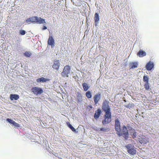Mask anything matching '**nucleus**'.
Instances as JSON below:
<instances>
[{"label": "nucleus", "mask_w": 159, "mask_h": 159, "mask_svg": "<svg viewBox=\"0 0 159 159\" xmlns=\"http://www.w3.org/2000/svg\"><path fill=\"white\" fill-rule=\"evenodd\" d=\"M146 55V52L142 50H140L137 53V55L139 57H143Z\"/></svg>", "instance_id": "17"}, {"label": "nucleus", "mask_w": 159, "mask_h": 159, "mask_svg": "<svg viewBox=\"0 0 159 159\" xmlns=\"http://www.w3.org/2000/svg\"><path fill=\"white\" fill-rule=\"evenodd\" d=\"M13 126H14L15 127L17 128L20 127V125L19 124L16 123V122H15V121L14 124H13Z\"/></svg>", "instance_id": "30"}, {"label": "nucleus", "mask_w": 159, "mask_h": 159, "mask_svg": "<svg viewBox=\"0 0 159 159\" xmlns=\"http://www.w3.org/2000/svg\"><path fill=\"white\" fill-rule=\"evenodd\" d=\"M144 86L145 89L147 90H149L150 89L149 83H145Z\"/></svg>", "instance_id": "28"}, {"label": "nucleus", "mask_w": 159, "mask_h": 159, "mask_svg": "<svg viewBox=\"0 0 159 159\" xmlns=\"http://www.w3.org/2000/svg\"><path fill=\"white\" fill-rule=\"evenodd\" d=\"M70 66L68 65H66L64 67L63 71L61 72V75L63 77H68L69 76L68 75L70 73Z\"/></svg>", "instance_id": "5"}, {"label": "nucleus", "mask_w": 159, "mask_h": 159, "mask_svg": "<svg viewBox=\"0 0 159 159\" xmlns=\"http://www.w3.org/2000/svg\"><path fill=\"white\" fill-rule=\"evenodd\" d=\"M25 22L29 24L30 23L41 24L45 23L44 19L37 16H32L29 17L25 20Z\"/></svg>", "instance_id": "2"}, {"label": "nucleus", "mask_w": 159, "mask_h": 159, "mask_svg": "<svg viewBox=\"0 0 159 159\" xmlns=\"http://www.w3.org/2000/svg\"><path fill=\"white\" fill-rule=\"evenodd\" d=\"M125 106L126 108L130 109L131 108H133L134 106V105L133 103H129L128 104H125Z\"/></svg>", "instance_id": "22"}, {"label": "nucleus", "mask_w": 159, "mask_h": 159, "mask_svg": "<svg viewBox=\"0 0 159 159\" xmlns=\"http://www.w3.org/2000/svg\"><path fill=\"white\" fill-rule=\"evenodd\" d=\"M154 66L153 62L150 61L146 64V68L148 71H150L154 67Z\"/></svg>", "instance_id": "12"}, {"label": "nucleus", "mask_w": 159, "mask_h": 159, "mask_svg": "<svg viewBox=\"0 0 159 159\" xmlns=\"http://www.w3.org/2000/svg\"><path fill=\"white\" fill-rule=\"evenodd\" d=\"M125 147L127 148V152L129 154L134 155L136 154V148L134 145L131 144H128L125 146Z\"/></svg>", "instance_id": "3"}, {"label": "nucleus", "mask_w": 159, "mask_h": 159, "mask_svg": "<svg viewBox=\"0 0 159 159\" xmlns=\"http://www.w3.org/2000/svg\"><path fill=\"white\" fill-rule=\"evenodd\" d=\"M49 80L48 79H47L43 77L39 78L36 80V81L38 83H40L41 82H45L47 81H48Z\"/></svg>", "instance_id": "18"}, {"label": "nucleus", "mask_w": 159, "mask_h": 159, "mask_svg": "<svg viewBox=\"0 0 159 159\" xmlns=\"http://www.w3.org/2000/svg\"><path fill=\"white\" fill-rule=\"evenodd\" d=\"M57 154L56 153V154H55L54 155H55L56 156H57Z\"/></svg>", "instance_id": "35"}, {"label": "nucleus", "mask_w": 159, "mask_h": 159, "mask_svg": "<svg viewBox=\"0 0 159 159\" xmlns=\"http://www.w3.org/2000/svg\"><path fill=\"white\" fill-rule=\"evenodd\" d=\"M82 86L84 89V90L85 91H86L88 90L90 88V86L89 85H88L86 83H83L82 84Z\"/></svg>", "instance_id": "20"}, {"label": "nucleus", "mask_w": 159, "mask_h": 159, "mask_svg": "<svg viewBox=\"0 0 159 159\" xmlns=\"http://www.w3.org/2000/svg\"><path fill=\"white\" fill-rule=\"evenodd\" d=\"M126 131H128L127 128L126 126L123 125L122 127L121 130L120 131V133H124L125 132H126Z\"/></svg>", "instance_id": "23"}, {"label": "nucleus", "mask_w": 159, "mask_h": 159, "mask_svg": "<svg viewBox=\"0 0 159 159\" xmlns=\"http://www.w3.org/2000/svg\"><path fill=\"white\" fill-rule=\"evenodd\" d=\"M139 142L142 145H144L149 142V138L145 137H142Z\"/></svg>", "instance_id": "11"}, {"label": "nucleus", "mask_w": 159, "mask_h": 159, "mask_svg": "<svg viewBox=\"0 0 159 159\" xmlns=\"http://www.w3.org/2000/svg\"><path fill=\"white\" fill-rule=\"evenodd\" d=\"M6 121L10 123L11 125H12V126H13V124H14L15 122V121L9 118H7L6 119Z\"/></svg>", "instance_id": "25"}, {"label": "nucleus", "mask_w": 159, "mask_h": 159, "mask_svg": "<svg viewBox=\"0 0 159 159\" xmlns=\"http://www.w3.org/2000/svg\"><path fill=\"white\" fill-rule=\"evenodd\" d=\"M94 20L95 26L97 27L100 21V17L99 13H95L94 17Z\"/></svg>", "instance_id": "8"}, {"label": "nucleus", "mask_w": 159, "mask_h": 159, "mask_svg": "<svg viewBox=\"0 0 159 159\" xmlns=\"http://www.w3.org/2000/svg\"><path fill=\"white\" fill-rule=\"evenodd\" d=\"M102 108L105 113L103 116L104 119L102 120V123L105 125L109 123L111 120V108L107 102L105 101L102 103Z\"/></svg>", "instance_id": "1"}, {"label": "nucleus", "mask_w": 159, "mask_h": 159, "mask_svg": "<svg viewBox=\"0 0 159 159\" xmlns=\"http://www.w3.org/2000/svg\"><path fill=\"white\" fill-rule=\"evenodd\" d=\"M89 107H90V109H92L93 108V107L92 106H90Z\"/></svg>", "instance_id": "34"}, {"label": "nucleus", "mask_w": 159, "mask_h": 159, "mask_svg": "<svg viewBox=\"0 0 159 159\" xmlns=\"http://www.w3.org/2000/svg\"><path fill=\"white\" fill-rule=\"evenodd\" d=\"M85 95L86 97L88 98H92V95L91 93V92L90 91H87L85 93Z\"/></svg>", "instance_id": "24"}, {"label": "nucleus", "mask_w": 159, "mask_h": 159, "mask_svg": "<svg viewBox=\"0 0 159 159\" xmlns=\"http://www.w3.org/2000/svg\"><path fill=\"white\" fill-rule=\"evenodd\" d=\"M60 66V61L59 60H57L54 61L53 65L52 66V67L57 70H58Z\"/></svg>", "instance_id": "13"}, {"label": "nucleus", "mask_w": 159, "mask_h": 159, "mask_svg": "<svg viewBox=\"0 0 159 159\" xmlns=\"http://www.w3.org/2000/svg\"><path fill=\"white\" fill-rule=\"evenodd\" d=\"M149 76L147 75H144L143 76V80L145 83H149Z\"/></svg>", "instance_id": "21"}, {"label": "nucleus", "mask_w": 159, "mask_h": 159, "mask_svg": "<svg viewBox=\"0 0 159 159\" xmlns=\"http://www.w3.org/2000/svg\"><path fill=\"white\" fill-rule=\"evenodd\" d=\"M137 135V133L135 131V130L134 129V132L133 134H131V136L133 139L136 138Z\"/></svg>", "instance_id": "29"}, {"label": "nucleus", "mask_w": 159, "mask_h": 159, "mask_svg": "<svg viewBox=\"0 0 159 159\" xmlns=\"http://www.w3.org/2000/svg\"><path fill=\"white\" fill-rule=\"evenodd\" d=\"M20 34L21 35H24L26 33V32L24 30H21L19 32Z\"/></svg>", "instance_id": "31"}, {"label": "nucleus", "mask_w": 159, "mask_h": 159, "mask_svg": "<svg viewBox=\"0 0 159 159\" xmlns=\"http://www.w3.org/2000/svg\"><path fill=\"white\" fill-rule=\"evenodd\" d=\"M117 135L119 137H120L121 136H122L124 138L125 141L128 139V138L129 137V131H126V132H125L124 133H120V131L117 134Z\"/></svg>", "instance_id": "9"}, {"label": "nucleus", "mask_w": 159, "mask_h": 159, "mask_svg": "<svg viewBox=\"0 0 159 159\" xmlns=\"http://www.w3.org/2000/svg\"><path fill=\"white\" fill-rule=\"evenodd\" d=\"M77 99L78 101L79 102H81L82 101V96L79 93L77 96Z\"/></svg>", "instance_id": "27"}, {"label": "nucleus", "mask_w": 159, "mask_h": 159, "mask_svg": "<svg viewBox=\"0 0 159 159\" xmlns=\"http://www.w3.org/2000/svg\"><path fill=\"white\" fill-rule=\"evenodd\" d=\"M115 128L117 134L121 130L120 121L118 118L116 119L115 121Z\"/></svg>", "instance_id": "6"}, {"label": "nucleus", "mask_w": 159, "mask_h": 159, "mask_svg": "<svg viewBox=\"0 0 159 159\" xmlns=\"http://www.w3.org/2000/svg\"><path fill=\"white\" fill-rule=\"evenodd\" d=\"M31 55V53L30 52H26L24 53V55L26 57H30Z\"/></svg>", "instance_id": "26"}, {"label": "nucleus", "mask_w": 159, "mask_h": 159, "mask_svg": "<svg viewBox=\"0 0 159 159\" xmlns=\"http://www.w3.org/2000/svg\"><path fill=\"white\" fill-rule=\"evenodd\" d=\"M102 113V111L100 109H98V110L96 111L95 113L94 116V118L96 120L98 119Z\"/></svg>", "instance_id": "14"}, {"label": "nucleus", "mask_w": 159, "mask_h": 159, "mask_svg": "<svg viewBox=\"0 0 159 159\" xmlns=\"http://www.w3.org/2000/svg\"><path fill=\"white\" fill-rule=\"evenodd\" d=\"M54 40L52 36H49L48 41V44L51 46L52 48H53L54 45Z\"/></svg>", "instance_id": "10"}, {"label": "nucleus", "mask_w": 159, "mask_h": 159, "mask_svg": "<svg viewBox=\"0 0 159 159\" xmlns=\"http://www.w3.org/2000/svg\"><path fill=\"white\" fill-rule=\"evenodd\" d=\"M67 125L68 127L72 131L75 133H77L78 131L76 130V129H75L74 127L70 123V122H68L67 123Z\"/></svg>", "instance_id": "19"}, {"label": "nucleus", "mask_w": 159, "mask_h": 159, "mask_svg": "<svg viewBox=\"0 0 159 159\" xmlns=\"http://www.w3.org/2000/svg\"><path fill=\"white\" fill-rule=\"evenodd\" d=\"M47 29V27L46 26H44L42 28L43 30H45Z\"/></svg>", "instance_id": "33"}, {"label": "nucleus", "mask_w": 159, "mask_h": 159, "mask_svg": "<svg viewBox=\"0 0 159 159\" xmlns=\"http://www.w3.org/2000/svg\"><path fill=\"white\" fill-rule=\"evenodd\" d=\"M94 101V106H96L98 102L101 100V93H98L94 95L93 97Z\"/></svg>", "instance_id": "7"}, {"label": "nucleus", "mask_w": 159, "mask_h": 159, "mask_svg": "<svg viewBox=\"0 0 159 159\" xmlns=\"http://www.w3.org/2000/svg\"><path fill=\"white\" fill-rule=\"evenodd\" d=\"M142 116L143 118H144V117H143V116Z\"/></svg>", "instance_id": "36"}, {"label": "nucleus", "mask_w": 159, "mask_h": 159, "mask_svg": "<svg viewBox=\"0 0 159 159\" xmlns=\"http://www.w3.org/2000/svg\"><path fill=\"white\" fill-rule=\"evenodd\" d=\"M10 98L11 101L17 100L19 98V96L16 94H11L10 95Z\"/></svg>", "instance_id": "15"}, {"label": "nucleus", "mask_w": 159, "mask_h": 159, "mask_svg": "<svg viewBox=\"0 0 159 159\" xmlns=\"http://www.w3.org/2000/svg\"><path fill=\"white\" fill-rule=\"evenodd\" d=\"M31 90L34 94L36 95H41L44 92L42 88L38 86L32 87Z\"/></svg>", "instance_id": "4"}, {"label": "nucleus", "mask_w": 159, "mask_h": 159, "mask_svg": "<svg viewBox=\"0 0 159 159\" xmlns=\"http://www.w3.org/2000/svg\"><path fill=\"white\" fill-rule=\"evenodd\" d=\"M129 66L130 67V69H133L137 68L139 65L138 62H131L129 63Z\"/></svg>", "instance_id": "16"}, {"label": "nucleus", "mask_w": 159, "mask_h": 159, "mask_svg": "<svg viewBox=\"0 0 159 159\" xmlns=\"http://www.w3.org/2000/svg\"><path fill=\"white\" fill-rule=\"evenodd\" d=\"M107 129L106 128H100V130L104 132L107 131Z\"/></svg>", "instance_id": "32"}]
</instances>
